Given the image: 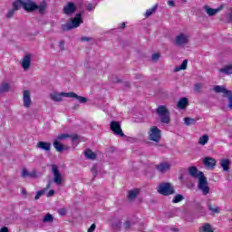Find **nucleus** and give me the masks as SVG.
Here are the masks:
<instances>
[{"label":"nucleus","instance_id":"obj_1","mask_svg":"<svg viewBox=\"0 0 232 232\" xmlns=\"http://www.w3.org/2000/svg\"><path fill=\"white\" fill-rule=\"evenodd\" d=\"M47 6L48 5L44 0L42 1L40 5H37V3L33 0H24L23 3V8L25 10V12L32 13L35 12V10H38V14H40V15H44V14H46Z\"/></svg>","mask_w":232,"mask_h":232},{"label":"nucleus","instance_id":"obj_2","mask_svg":"<svg viewBox=\"0 0 232 232\" xmlns=\"http://www.w3.org/2000/svg\"><path fill=\"white\" fill-rule=\"evenodd\" d=\"M156 113L162 124H169L171 122V114L165 105H160L156 110Z\"/></svg>","mask_w":232,"mask_h":232},{"label":"nucleus","instance_id":"obj_3","mask_svg":"<svg viewBox=\"0 0 232 232\" xmlns=\"http://www.w3.org/2000/svg\"><path fill=\"white\" fill-rule=\"evenodd\" d=\"M82 23V18L81 14H76V17L72 20V23H67L62 25V30L63 32H68V30H73V28H79Z\"/></svg>","mask_w":232,"mask_h":232},{"label":"nucleus","instance_id":"obj_4","mask_svg":"<svg viewBox=\"0 0 232 232\" xmlns=\"http://www.w3.org/2000/svg\"><path fill=\"white\" fill-rule=\"evenodd\" d=\"M158 193H160V195H164L165 197H168L175 193V188H173L171 183L162 182L160 183L158 186Z\"/></svg>","mask_w":232,"mask_h":232},{"label":"nucleus","instance_id":"obj_5","mask_svg":"<svg viewBox=\"0 0 232 232\" xmlns=\"http://www.w3.org/2000/svg\"><path fill=\"white\" fill-rule=\"evenodd\" d=\"M51 172L53 175V182L56 186H61L63 184V175L59 171V167L57 165H52Z\"/></svg>","mask_w":232,"mask_h":232},{"label":"nucleus","instance_id":"obj_6","mask_svg":"<svg viewBox=\"0 0 232 232\" xmlns=\"http://www.w3.org/2000/svg\"><path fill=\"white\" fill-rule=\"evenodd\" d=\"M198 188L202 191L203 195H208L209 193V185L208 183V179L205 176L198 179Z\"/></svg>","mask_w":232,"mask_h":232},{"label":"nucleus","instance_id":"obj_7","mask_svg":"<svg viewBox=\"0 0 232 232\" xmlns=\"http://www.w3.org/2000/svg\"><path fill=\"white\" fill-rule=\"evenodd\" d=\"M160 129H158L157 126L151 127L149 131V140L154 142H160Z\"/></svg>","mask_w":232,"mask_h":232},{"label":"nucleus","instance_id":"obj_8","mask_svg":"<svg viewBox=\"0 0 232 232\" xmlns=\"http://www.w3.org/2000/svg\"><path fill=\"white\" fill-rule=\"evenodd\" d=\"M176 46H186L189 43V35L186 34H179L176 36L174 41Z\"/></svg>","mask_w":232,"mask_h":232},{"label":"nucleus","instance_id":"obj_9","mask_svg":"<svg viewBox=\"0 0 232 232\" xmlns=\"http://www.w3.org/2000/svg\"><path fill=\"white\" fill-rule=\"evenodd\" d=\"M110 128L115 135H119L120 137H124V132H122V129L121 128V122L112 121L110 123Z\"/></svg>","mask_w":232,"mask_h":232},{"label":"nucleus","instance_id":"obj_10","mask_svg":"<svg viewBox=\"0 0 232 232\" xmlns=\"http://www.w3.org/2000/svg\"><path fill=\"white\" fill-rule=\"evenodd\" d=\"M188 173L190 177H192L193 179H198V180L201 177H204V172L198 170V169H197V167L194 166L188 168Z\"/></svg>","mask_w":232,"mask_h":232},{"label":"nucleus","instance_id":"obj_11","mask_svg":"<svg viewBox=\"0 0 232 232\" xmlns=\"http://www.w3.org/2000/svg\"><path fill=\"white\" fill-rule=\"evenodd\" d=\"M23 102L24 108H30V106H32V97L30 91L25 90L23 92Z\"/></svg>","mask_w":232,"mask_h":232},{"label":"nucleus","instance_id":"obj_12","mask_svg":"<svg viewBox=\"0 0 232 232\" xmlns=\"http://www.w3.org/2000/svg\"><path fill=\"white\" fill-rule=\"evenodd\" d=\"M203 164L208 169H213L217 166V160L211 157H206L203 159Z\"/></svg>","mask_w":232,"mask_h":232},{"label":"nucleus","instance_id":"obj_13","mask_svg":"<svg viewBox=\"0 0 232 232\" xmlns=\"http://www.w3.org/2000/svg\"><path fill=\"white\" fill-rule=\"evenodd\" d=\"M75 10H77V6H75V4L72 2H69L64 7H63V14L66 15H70L73 13H75Z\"/></svg>","mask_w":232,"mask_h":232},{"label":"nucleus","instance_id":"obj_14","mask_svg":"<svg viewBox=\"0 0 232 232\" xmlns=\"http://www.w3.org/2000/svg\"><path fill=\"white\" fill-rule=\"evenodd\" d=\"M170 168H171V165H169V163L168 162H161L156 165V169L160 173H166L167 171H169Z\"/></svg>","mask_w":232,"mask_h":232},{"label":"nucleus","instance_id":"obj_15","mask_svg":"<svg viewBox=\"0 0 232 232\" xmlns=\"http://www.w3.org/2000/svg\"><path fill=\"white\" fill-rule=\"evenodd\" d=\"M65 96L70 99H77V101H79V102H81V104H84V103L88 102V99H86L85 97H82V96H79L75 92H68V94H65Z\"/></svg>","mask_w":232,"mask_h":232},{"label":"nucleus","instance_id":"obj_16","mask_svg":"<svg viewBox=\"0 0 232 232\" xmlns=\"http://www.w3.org/2000/svg\"><path fill=\"white\" fill-rule=\"evenodd\" d=\"M66 94H68V92H53L50 94V97L52 101H54V102H61V101H63V97H66Z\"/></svg>","mask_w":232,"mask_h":232},{"label":"nucleus","instance_id":"obj_17","mask_svg":"<svg viewBox=\"0 0 232 232\" xmlns=\"http://www.w3.org/2000/svg\"><path fill=\"white\" fill-rule=\"evenodd\" d=\"M31 63L32 56L30 54H26L22 61V68H24V70H28V68H30Z\"/></svg>","mask_w":232,"mask_h":232},{"label":"nucleus","instance_id":"obj_18","mask_svg":"<svg viewBox=\"0 0 232 232\" xmlns=\"http://www.w3.org/2000/svg\"><path fill=\"white\" fill-rule=\"evenodd\" d=\"M36 146L40 150H44V151H50L52 150V143L46 141H39Z\"/></svg>","mask_w":232,"mask_h":232},{"label":"nucleus","instance_id":"obj_19","mask_svg":"<svg viewBox=\"0 0 232 232\" xmlns=\"http://www.w3.org/2000/svg\"><path fill=\"white\" fill-rule=\"evenodd\" d=\"M51 186H52V182L49 181V182L47 183V185H46L45 188H44L42 190H39V191L36 193V195H35V197H34V199H35V200H39V198H41V197H43V195H44V193H46V191H48V189H50Z\"/></svg>","mask_w":232,"mask_h":232},{"label":"nucleus","instance_id":"obj_20","mask_svg":"<svg viewBox=\"0 0 232 232\" xmlns=\"http://www.w3.org/2000/svg\"><path fill=\"white\" fill-rule=\"evenodd\" d=\"M204 10L208 14V15H209L210 17H213V15H217V14L220 12V8L214 9L209 7V5H205Z\"/></svg>","mask_w":232,"mask_h":232},{"label":"nucleus","instance_id":"obj_21","mask_svg":"<svg viewBox=\"0 0 232 232\" xmlns=\"http://www.w3.org/2000/svg\"><path fill=\"white\" fill-rule=\"evenodd\" d=\"M214 92H216V93H224V97H226L231 91L226 89L224 86L216 85L214 87Z\"/></svg>","mask_w":232,"mask_h":232},{"label":"nucleus","instance_id":"obj_22","mask_svg":"<svg viewBox=\"0 0 232 232\" xmlns=\"http://www.w3.org/2000/svg\"><path fill=\"white\" fill-rule=\"evenodd\" d=\"M220 166L223 169V171H229L231 160H229L228 159H222L220 160Z\"/></svg>","mask_w":232,"mask_h":232},{"label":"nucleus","instance_id":"obj_23","mask_svg":"<svg viewBox=\"0 0 232 232\" xmlns=\"http://www.w3.org/2000/svg\"><path fill=\"white\" fill-rule=\"evenodd\" d=\"M83 153L85 158L89 160H95V159H97V154H95V152L92 151L90 149L85 150Z\"/></svg>","mask_w":232,"mask_h":232},{"label":"nucleus","instance_id":"obj_24","mask_svg":"<svg viewBox=\"0 0 232 232\" xmlns=\"http://www.w3.org/2000/svg\"><path fill=\"white\" fill-rule=\"evenodd\" d=\"M140 192V190H139V188L130 190L129 195H128L129 200H135V198H137V197L139 196Z\"/></svg>","mask_w":232,"mask_h":232},{"label":"nucleus","instance_id":"obj_25","mask_svg":"<svg viewBox=\"0 0 232 232\" xmlns=\"http://www.w3.org/2000/svg\"><path fill=\"white\" fill-rule=\"evenodd\" d=\"M208 208L209 211H211L212 213H220V207L218 206H213L211 204V201H208L207 203Z\"/></svg>","mask_w":232,"mask_h":232},{"label":"nucleus","instance_id":"obj_26","mask_svg":"<svg viewBox=\"0 0 232 232\" xmlns=\"http://www.w3.org/2000/svg\"><path fill=\"white\" fill-rule=\"evenodd\" d=\"M221 73H225V75H231L232 73V64L226 65L225 67L219 70Z\"/></svg>","mask_w":232,"mask_h":232},{"label":"nucleus","instance_id":"obj_27","mask_svg":"<svg viewBox=\"0 0 232 232\" xmlns=\"http://www.w3.org/2000/svg\"><path fill=\"white\" fill-rule=\"evenodd\" d=\"M6 92H10V83L4 82L0 86V93H6Z\"/></svg>","mask_w":232,"mask_h":232},{"label":"nucleus","instance_id":"obj_28","mask_svg":"<svg viewBox=\"0 0 232 232\" xmlns=\"http://www.w3.org/2000/svg\"><path fill=\"white\" fill-rule=\"evenodd\" d=\"M159 8V4H156L152 8L148 9L145 13V17H150V15H153L157 12V9Z\"/></svg>","mask_w":232,"mask_h":232},{"label":"nucleus","instance_id":"obj_29","mask_svg":"<svg viewBox=\"0 0 232 232\" xmlns=\"http://www.w3.org/2000/svg\"><path fill=\"white\" fill-rule=\"evenodd\" d=\"M188 106V98H181L178 102V108L184 110Z\"/></svg>","mask_w":232,"mask_h":232},{"label":"nucleus","instance_id":"obj_30","mask_svg":"<svg viewBox=\"0 0 232 232\" xmlns=\"http://www.w3.org/2000/svg\"><path fill=\"white\" fill-rule=\"evenodd\" d=\"M198 121V119H195V118H189V117L184 118V122L186 126H191L193 124H197Z\"/></svg>","mask_w":232,"mask_h":232},{"label":"nucleus","instance_id":"obj_31","mask_svg":"<svg viewBox=\"0 0 232 232\" xmlns=\"http://www.w3.org/2000/svg\"><path fill=\"white\" fill-rule=\"evenodd\" d=\"M207 142H209V136L208 134H204L199 138L198 144H200V146H206Z\"/></svg>","mask_w":232,"mask_h":232},{"label":"nucleus","instance_id":"obj_32","mask_svg":"<svg viewBox=\"0 0 232 232\" xmlns=\"http://www.w3.org/2000/svg\"><path fill=\"white\" fill-rule=\"evenodd\" d=\"M199 232H215V231L213 230L209 223H206L200 227Z\"/></svg>","mask_w":232,"mask_h":232},{"label":"nucleus","instance_id":"obj_33","mask_svg":"<svg viewBox=\"0 0 232 232\" xmlns=\"http://www.w3.org/2000/svg\"><path fill=\"white\" fill-rule=\"evenodd\" d=\"M23 3L24 0H16L13 3V9L17 12V10H21V6H23Z\"/></svg>","mask_w":232,"mask_h":232},{"label":"nucleus","instance_id":"obj_34","mask_svg":"<svg viewBox=\"0 0 232 232\" xmlns=\"http://www.w3.org/2000/svg\"><path fill=\"white\" fill-rule=\"evenodd\" d=\"M53 145V148L56 150V151H59L60 153L64 150V146H63V144L58 140H54Z\"/></svg>","mask_w":232,"mask_h":232},{"label":"nucleus","instance_id":"obj_35","mask_svg":"<svg viewBox=\"0 0 232 232\" xmlns=\"http://www.w3.org/2000/svg\"><path fill=\"white\" fill-rule=\"evenodd\" d=\"M188 68V60H184L179 66L174 68V72H180V70H186Z\"/></svg>","mask_w":232,"mask_h":232},{"label":"nucleus","instance_id":"obj_36","mask_svg":"<svg viewBox=\"0 0 232 232\" xmlns=\"http://www.w3.org/2000/svg\"><path fill=\"white\" fill-rule=\"evenodd\" d=\"M44 224H48L50 222H53V216L52 214L48 213L46 214L43 218Z\"/></svg>","mask_w":232,"mask_h":232},{"label":"nucleus","instance_id":"obj_37","mask_svg":"<svg viewBox=\"0 0 232 232\" xmlns=\"http://www.w3.org/2000/svg\"><path fill=\"white\" fill-rule=\"evenodd\" d=\"M183 199H184V196H182L181 194H177L173 198L172 202L173 204H179V202H182Z\"/></svg>","mask_w":232,"mask_h":232},{"label":"nucleus","instance_id":"obj_38","mask_svg":"<svg viewBox=\"0 0 232 232\" xmlns=\"http://www.w3.org/2000/svg\"><path fill=\"white\" fill-rule=\"evenodd\" d=\"M122 226V221L117 219L115 223H112V227L114 229H121V227Z\"/></svg>","mask_w":232,"mask_h":232},{"label":"nucleus","instance_id":"obj_39","mask_svg":"<svg viewBox=\"0 0 232 232\" xmlns=\"http://www.w3.org/2000/svg\"><path fill=\"white\" fill-rule=\"evenodd\" d=\"M225 97L228 99V108L232 110V92L230 91Z\"/></svg>","mask_w":232,"mask_h":232},{"label":"nucleus","instance_id":"obj_40","mask_svg":"<svg viewBox=\"0 0 232 232\" xmlns=\"http://www.w3.org/2000/svg\"><path fill=\"white\" fill-rule=\"evenodd\" d=\"M15 12H16V11H15L14 9L9 10V11L7 12V14H6L7 19H10V18L14 17V14H15Z\"/></svg>","mask_w":232,"mask_h":232},{"label":"nucleus","instance_id":"obj_41","mask_svg":"<svg viewBox=\"0 0 232 232\" xmlns=\"http://www.w3.org/2000/svg\"><path fill=\"white\" fill-rule=\"evenodd\" d=\"M22 177H34V175H32L31 173L28 172V170L26 169H24L22 170Z\"/></svg>","mask_w":232,"mask_h":232},{"label":"nucleus","instance_id":"obj_42","mask_svg":"<svg viewBox=\"0 0 232 232\" xmlns=\"http://www.w3.org/2000/svg\"><path fill=\"white\" fill-rule=\"evenodd\" d=\"M68 137H70V135H68V134H59L57 136V139H58V140H64V139H68Z\"/></svg>","mask_w":232,"mask_h":232},{"label":"nucleus","instance_id":"obj_43","mask_svg":"<svg viewBox=\"0 0 232 232\" xmlns=\"http://www.w3.org/2000/svg\"><path fill=\"white\" fill-rule=\"evenodd\" d=\"M160 58V54L159 53H156L154 54H152V61H159V59Z\"/></svg>","mask_w":232,"mask_h":232},{"label":"nucleus","instance_id":"obj_44","mask_svg":"<svg viewBox=\"0 0 232 232\" xmlns=\"http://www.w3.org/2000/svg\"><path fill=\"white\" fill-rule=\"evenodd\" d=\"M93 177H97V165H94L91 169Z\"/></svg>","mask_w":232,"mask_h":232},{"label":"nucleus","instance_id":"obj_45","mask_svg":"<svg viewBox=\"0 0 232 232\" xmlns=\"http://www.w3.org/2000/svg\"><path fill=\"white\" fill-rule=\"evenodd\" d=\"M202 90V85L200 83L195 84V92H200Z\"/></svg>","mask_w":232,"mask_h":232},{"label":"nucleus","instance_id":"obj_46","mask_svg":"<svg viewBox=\"0 0 232 232\" xmlns=\"http://www.w3.org/2000/svg\"><path fill=\"white\" fill-rule=\"evenodd\" d=\"M58 213L59 215H62V217H64V215H66V208H60Z\"/></svg>","mask_w":232,"mask_h":232},{"label":"nucleus","instance_id":"obj_47","mask_svg":"<svg viewBox=\"0 0 232 232\" xmlns=\"http://www.w3.org/2000/svg\"><path fill=\"white\" fill-rule=\"evenodd\" d=\"M81 41H82L83 43L84 42H90V41H92V38L91 37H88V36H82V38H81Z\"/></svg>","mask_w":232,"mask_h":232},{"label":"nucleus","instance_id":"obj_48","mask_svg":"<svg viewBox=\"0 0 232 232\" xmlns=\"http://www.w3.org/2000/svg\"><path fill=\"white\" fill-rule=\"evenodd\" d=\"M55 195V190L51 189L49 190V192L47 193V197H53Z\"/></svg>","mask_w":232,"mask_h":232},{"label":"nucleus","instance_id":"obj_49","mask_svg":"<svg viewBox=\"0 0 232 232\" xmlns=\"http://www.w3.org/2000/svg\"><path fill=\"white\" fill-rule=\"evenodd\" d=\"M130 226H131V223H130V221H126V222L124 223V227H125V229H130Z\"/></svg>","mask_w":232,"mask_h":232},{"label":"nucleus","instance_id":"obj_50","mask_svg":"<svg viewBox=\"0 0 232 232\" xmlns=\"http://www.w3.org/2000/svg\"><path fill=\"white\" fill-rule=\"evenodd\" d=\"M95 227H96L95 224H92V225L89 227L88 232H94V231H95Z\"/></svg>","mask_w":232,"mask_h":232},{"label":"nucleus","instance_id":"obj_51","mask_svg":"<svg viewBox=\"0 0 232 232\" xmlns=\"http://www.w3.org/2000/svg\"><path fill=\"white\" fill-rule=\"evenodd\" d=\"M125 139L129 141V142H135V138H131V137H127L125 136Z\"/></svg>","mask_w":232,"mask_h":232},{"label":"nucleus","instance_id":"obj_52","mask_svg":"<svg viewBox=\"0 0 232 232\" xmlns=\"http://www.w3.org/2000/svg\"><path fill=\"white\" fill-rule=\"evenodd\" d=\"M59 47H60V50L62 51L64 50V43L63 41L59 43Z\"/></svg>","mask_w":232,"mask_h":232},{"label":"nucleus","instance_id":"obj_53","mask_svg":"<svg viewBox=\"0 0 232 232\" xmlns=\"http://www.w3.org/2000/svg\"><path fill=\"white\" fill-rule=\"evenodd\" d=\"M168 5H169V6H175V1L169 0V1H168Z\"/></svg>","mask_w":232,"mask_h":232},{"label":"nucleus","instance_id":"obj_54","mask_svg":"<svg viewBox=\"0 0 232 232\" xmlns=\"http://www.w3.org/2000/svg\"><path fill=\"white\" fill-rule=\"evenodd\" d=\"M93 9V5L92 4H89L88 5H87V10H89V12L90 11H92Z\"/></svg>","mask_w":232,"mask_h":232},{"label":"nucleus","instance_id":"obj_55","mask_svg":"<svg viewBox=\"0 0 232 232\" xmlns=\"http://www.w3.org/2000/svg\"><path fill=\"white\" fill-rule=\"evenodd\" d=\"M72 142H75V140H79V136L78 135H73L72 137Z\"/></svg>","mask_w":232,"mask_h":232},{"label":"nucleus","instance_id":"obj_56","mask_svg":"<svg viewBox=\"0 0 232 232\" xmlns=\"http://www.w3.org/2000/svg\"><path fill=\"white\" fill-rule=\"evenodd\" d=\"M0 232H8V227H4L0 229Z\"/></svg>","mask_w":232,"mask_h":232},{"label":"nucleus","instance_id":"obj_57","mask_svg":"<svg viewBox=\"0 0 232 232\" xmlns=\"http://www.w3.org/2000/svg\"><path fill=\"white\" fill-rule=\"evenodd\" d=\"M22 195H26V188H22Z\"/></svg>","mask_w":232,"mask_h":232},{"label":"nucleus","instance_id":"obj_58","mask_svg":"<svg viewBox=\"0 0 232 232\" xmlns=\"http://www.w3.org/2000/svg\"><path fill=\"white\" fill-rule=\"evenodd\" d=\"M121 28H126V23L123 22V23L121 24Z\"/></svg>","mask_w":232,"mask_h":232}]
</instances>
